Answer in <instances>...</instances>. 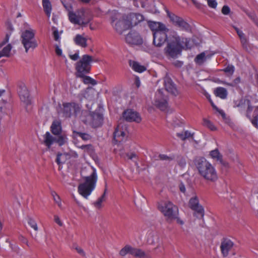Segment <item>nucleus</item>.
Here are the masks:
<instances>
[{
    "instance_id": "11",
    "label": "nucleus",
    "mask_w": 258,
    "mask_h": 258,
    "mask_svg": "<svg viewBox=\"0 0 258 258\" xmlns=\"http://www.w3.org/2000/svg\"><path fill=\"white\" fill-rule=\"evenodd\" d=\"M167 31H158L153 33V44L157 47H161L167 40Z\"/></svg>"
},
{
    "instance_id": "57",
    "label": "nucleus",
    "mask_w": 258,
    "mask_h": 258,
    "mask_svg": "<svg viewBox=\"0 0 258 258\" xmlns=\"http://www.w3.org/2000/svg\"><path fill=\"white\" fill-rule=\"evenodd\" d=\"M251 116L252 118H258V107H255L253 114Z\"/></svg>"
},
{
    "instance_id": "1",
    "label": "nucleus",
    "mask_w": 258,
    "mask_h": 258,
    "mask_svg": "<svg viewBox=\"0 0 258 258\" xmlns=\"http://www.w3.org/2000/svg\"><path fill=\"white\" fill-rule=\"evenodd\" d=\"M195 164L200 174L206 180L214 181L217 179V174L214 167L204 158H197Z\"/></svg>"
},
{
    "instance_id": "20",
    "label": "nucleus",
    "mask_w": 258,
    "mask_h": 258,
    "mask_svg": "<svg viewBox=\"0 0 258 258\" xmlns=\"http://www.w3.org/2000/svg\"><path fill=\"white\" fill-rule=\"evenodd\" d=\"M113 27L116 32L120 34H122L124 30L130 28L127 21L123 20L118 21Z\"/></svg>"
},
{
    "instance_id": "7",
    "label": "nucleus",
    "mask_w": 258,
    "mask_h": 258,
    "mask_svg": "<svg viewBox=\"0 0 258 258\" xmlns=\"http://www.w3.org/2000/svg\"><path fill=\"white\" fill-rule=\"evenodd\" d=\"M167 15L170 19V21L174 26L178 27L181 30L186 32L191 31V27L190 25L182 18L169 11H167Z\"/></svg>"
},
{
    "instance_id": "31",
    "label": "nucleus",
    "mask_w": 258,
    "mask_h": 258,
    "mask_svg": "<svg viewBox=\"0 0 258 258\" xmlns=\"http://www.w3.org/2000/svg\"><path fill=\"white\" fill-rule=\"evenodd\" d=\"M12 48V46L11 44H9L7 46L4 47L2 50L0 51V57L3 56H9L10 53Z\"/></svg>"
},
{
    "instance_id": "22",
    "label": "nucleus",
    "mask_w": 258,
    "mask_h": 258,
    "mask_svg": "<svg viewBox=\"0 0 258 258\" xmlns=\"http://www.w3.org/2000/svg\"><path fill=\"white\" fill-rule=\"evenodd\" d=\"M52 133L55 135H59L61 131V122L59 120H54L50 126Z\"/></svg>"
},
{
    "instance_id": "56",
    "label": "nucleus",
    "mask_w": 258,
    "mask_h": 258,
    "mask_svg": "<svg viewBox=\"0 0 258 258\" xmlns=\"http://www.w3.org/2000/svg\"><path fill=\"white\" fill-rule=\"evenodd\" d=\"M55 51L58 56H61L62 55V50L57 45L55 46Z\"/></svg>"
},
{
    "instance_id": "61",
    "label": "nucleus",
    "mask_w": 258,
    "mask_h": 258,
    "mask_svg": "<svg viewBox=\"0 0 258 258\" xmlns=\"http://www.w3.org/2000/svg\"><path fill=\"white\" fill-rule=\"evenodd\" d=\"M7 29L10 31L9 32H11L14 30V28L12 24L10 22H7Z\"/></svg>"
},
{
    "instance_id": "30",
    "label": "nucleus",
    "mask_w": 258,
    "mask_h": 258,
    "mask_svg": "<svg viewBox=\"0 0 258 258\" xmlns=\"http://www.w3.org/2000/svg\"><path fill=\"white\" fill-rule=\"evenodd\" d=\"M42 5L45 14L49 17L51 12V5L50 2L49 0H42Z\"/></svg>"
},
{
    "instance_id": "18",
    "label": "nucleus",
    "mask_w": 258,
    "mask_h": 258,
    "mask_svg": "<svg viewBox=\"0 0 258 258\" xmlns=\"http://www.w3.org/2000/svg\"><path fill=\"white\" fill-rule=\"evenodd\" d=\"M125 134L122 128L121 123L120 122L116 127L113 133V139L115 142H120L123 141Z\"/></svg>"
},
{
    "instance_id": "48",
    "label": "nucleus",
    "mask_w": 258,
    "mask_h": 258,
    "mask_svg": "<svg viewBox=\"0 0 258 258\" xmlns=\"http://www.w3.org/2000/svg\"><path fill=\"white\" fill-rule=\"evenodd\" d=\"M159 158L161 160H165L169 162L173 160L174 159V158L172 156H168L164 154H160L159 155Z\"/></svg>"
},
{
    "instance_id": "9",
    "label": "nucleus",
    "mask_w": 258,
    "mask_h": 258,
    "mask_svg": "<svg viewBox=\"0 0 258 258\" xmlns=\"http://www.w3.org/2000/svg\"><path fill=\"white\" fill-rule=\"evenodd\" d=\"M62 106V113L63 116L65 117H70L73 115L76 116L81 110L79 105L74 102L63 103Z\"/></svg>"
},
{
    "instance_id": "26",
    "label": "nucleus",
    "mask_w": 258,
    "mask_h": 258,
    "mask_svg": "<svg viewBox=\"0 0 258 258\" xmlns=\"http://www.w3.org/2000/svg\"><path fill=\"white\" fill-rule=\"evenodd\" d=\"M75 43L82 47H86L87 46V39L80 34H77L74 38Z\"/></svg>"
},
{
    "instance_id": "12",
    "label": "nucleus",
    "mask_w": 258,
    "mask_h": 258,
    "mask_svg": "<svg viewBox=\"0 0 258 258\" xmlns=\"http://www.w3.org/2000/svg\"><path fill=\"white\" fill-rule=\"evenodd\" d=\"M122 117L127 122L135 121L137 123L141 121L139 114L132 109H127L123 111Z\"/></svg>"
},
{
    "instance_id": "29",
    "label": "nucleus",
    "mask_w": 258,
    "mask_h": 258,
    "mask_svg": "<svg viewBox=\"0 0 258 258\" xmlns=\"http://www.w3.org/2000/svg\"><path fill=\"white\" fill-rule=\"evenodd\" d=\"M131 254L139 258H144L146 255L144 251L140 249L131 247Z\"/></svg>"
},
{
    "instance_id": "33",
    "label": "nucleus",
    "mask_w": 258,
    "mask_h": 258,
    "mask_svg": "<svg viewBox=\"0 0 258 258\" xmlns=\"http://www.w3.org/2000/svg\"><path fill=\"white\" fill-rule=\"evenodd\" d=\"M196 212V216L198 218H202L204 215V210L202 206L200 205L196 207V208L192 209Z\"/></svg>"
},
{
    "instance_id": "47",
    "label": "nucleus",
    "mask_w": 258,
    "mask_h": 258,
    "mask_svg": "<svg viewBox=\"0 0 258 258\" xmlns=\"http://www.w3.org/2000/svg\"><path fill=\"white\" fill-rule=\"evenodd\" d=\"M237 35L239 37L241 42L242 44V45H244V44H245L247 42V40L245 34L242 32V31H238Z\"/></svg>"
},
{
    "instance_id": "60",
    "label": "nucleus",
    "mask_w": 258,
    "mask_h": 258,
    "mask_svg": "<svg viewBox=\"0 0 258 258\" xmlns=\"http://www.w3.org/2000/svg\"><path fill=\"white\" fill-rule=\"evenodd\" d=\"M179 187L180 190L182 192L184 193L185 192V190H186L185 187L183 183L181 182L179 184Z\"/></svg>"
},
{
    "instance_id": "52",
    "label": "nucleus",
    "mask_w": 258,
    "mask_h": 258,
    "mask_svg": "<svg viewBox=\"0 0 258 258\" xmlns=\"http://www.w3.org/2000/svg\"><path fill=\"white\" fill-rule=\"evenodd\" d=\"M208 6L212 8L215 9L217 3L215 0H207Z\"/></svg>"
},
{
    "instance_id": "17",
    "label": "nucleus",
    "mask_w": 258,
    "mask_h": 258,
    "mask_svg": "<svg viewBox=\"0 0 258 258\" xmlns=\"http://www.w3.org/2000/svg\"><path fill=\"white\" fill-rule=\"evenodd\" d=\"M127 21L130 28L136 26L139 23L144 20V17L140 14H131Z\"/></svg>"
},
{
    "instance_id": "55",
    "label": "nucleus",
    "mask_w": 258,
    "mask_h": 258,
    "mask_svg": "<svg viewBox=\"0 0 258 258\" xmlns=\"http://www.w3.org/2000/svg\"><path fill=\"white\" fill-rule=\"evenodd\" d=\"M178 164L181 167H184L186 165V161L184 158L181 157L178 161Z\"/></svg>"
},
{
    "instance_id": "8",
    "label": "nucleus",
    "mask_w": 258,
    "mask_h": 258,
    "mask_svg": "<svg viewBox=\"0 0 258 258\" xmlns=\"http://www.w3.org/2000/svg\"><path fill=\"white\" fill-rule=\"evenodd\" d=\"M247 106L246 116L251 120L252 124L256 128H258L257 118H252L251 112L253 107L251 106L250 101L248 99H240L238 101L235 102L234 107L245 108Z\"/></svg>"
},
{
    "instance_id": "41",
    "label": "nucleus",
    "mask_w": 258,
    "mask_h": 258,
    "mask_svg": "<svg viewBox=\"0 0 258 258\" xmlns=\"http://www.w3.org/2000/svg\"><path fill=\"white\" fill-rule=\"evenodd\" d=\"M82 77L84 78L83 82L85 84H90L92 85H95L97 83V82L96 80L91 78L89 76H85V75H84Z\"/></svg>"
},
{
    "instance_id": "14",
    "label": "nucleus",
    "mask_w": 258,
    "mask_h": 258,
    "mask_svg": "<svg viewBox=\"0 0 258 258\" xmlns=\"http://www.w3.org/2000/svg\"><path fill=\"white\" fill-rule=\"evenodd\" d=\"M126 41L130 44L141 45L143 43V39L139 34L136 32H130L125 37Z\"/></svg>"
},
{
    "instance_id": "44",
    "label": "nucleus",
    "mask_w": 258,
    "mask_h": 258,
    "mask_svg": "<svg viewBox=\"0 0 258 258\" xmlns=\"http://www.w3.org/2000/svg\"><path fill=\"white\" fill-rule=\"evenodd\" d=\"M5 90L4 89L0 90V98L5 93ZM7 101L5 100L2 99V101L0 102V112H5L4 110L5 108V105L7 103Z\"/></svg>"
},
{
    "instance_id": "59",
    "label": "nucleus",
    "mask_w": 258,
    "mask_h": 258,
    "mask_svg": "<svg viewBox=\"0 0 258 258\" xmlns=\"http://www.w3.org/2000/svg\"><path fill=\"white\" fill-rule=\"evenodd\" d=\"M54 221L58 224L60 226H62V223L61 222V221H60L59 218L58 217V216H56V215H55L54 216Z\"/></svg>"
},
{
    "instance_id": "64",
    "label": "nucleus",
    "mask_w": 258,
    "mask_h": 258,
    "mask_svg": "<svg viewBox=\"0 0 258 258\" xmlns=\"http://www.w3.org/2000/svg\"><path fill=\"white\" fill-rule=\"evenodd\" d=\"M191 1L197 8H200L201 4L200 3L198 2L196 0H191Z\"/></svg>"
},
{
    "instance_id": "45",
    "label": "nucleus",
    "mask_w": 258,
    "mask_h": 258,
    "mask_svg": "<svg viewBox=\"0 0 258 258\" xmlns=\"http://www.w3.org/2000/svg\"><path fill=\"white\" fill-rule=\"evenodd\" d=\"M27 220L28 224L33 228L35 231H37L38 230V227L35 221L30 217H28Z\"/></svg>"
},
{
    "instance_id": "2",
    "label": "nucleus",
    "mask_w": 258,
    "mask_h": 258,
    "mask_svg": "<svg viewBox=\"0 0 258 258\" xmlns=\"http://www.w3.org/2000/svg\"><path fill=\"white\" fill-rule=\"evenodd\" d=\"M83 179L84 182L78 186V192L84 198L87 199L95 187L97 179L96 171L94 170L90 176L84 177Z\"/></svg>"
},
{
    "instance_id": "6",
    "label": "nucleus",
    "mask_w": 258,
    "mask_h": 258,
    "mask_svg": "<svg viewBox=\"0 0 258 258\" xmlns=\"http://www.w3.org/2000/svg\"><path fill=\"white\" fill-rule=\"evenodd\" d=\"M93 61L92 57L87 54L83 55L81 59L76 64V70L80 77L89 73L91 69L90 63Z\"/></svg>"
},
{
    "instance_id": "21",
    "label": "nucleus",
    "mask_w": 258,
    "mask_h": 258,
    "mask_svg": "<svg viewBox=\"0 0 258 258\" xmlns=\"http://www.w3.org/2000/svg\"><path fill=\"white\" fill-rule=\"evenodd\" d=\"M165 88L167 91L175 95L177 93V89L171 79L167 78L164 81Z\"/></svg>"
},
{
    "instance_id": "4",
    "label": "nucleus",
    "mask_w": 258,
    "mask_h": 258,
    "mask_svg": "<svg viewBox=\"0 0 258 258\" xmlns=\"http://www.w3.org/2000/svg\"><path fill=\"white\" fill-rule=\"evenodd\" d=\"M179 37L173 40L167 41V46L164 48L165 54L167 56L175 58L181 54L183 47Z\"/></svg>"
},
{
    "instance_id": "40",
    "label": "nucleus",
    "mask_w": 258,
    "mask_h": 258,
    "mask_svg": "<svg viewBox=\"0 0 258 258\" xmlns=\"http://www.w3.org/2000/svg\"><path fill=\"white\" fill-rule=\"evenodd\" d=\"M240 81H241L240 77H237L231 83H226V82H224V81H221V83L223 84L226 85L227 86L236 87H237L238 84L240 83Z\"/></svg>"
},
{
    "instance_id": "5",
    "label": "nucleus",
    "mask_w": 258,
    "mask_h": 258,
    "mask_svg": "<svg viewBox=\"0 0 258 258\" xmlns=\"http://www.w3.org/2000/svg\"><path fill=\"white\" fill-rule=\"evenodd\" d=\"M21 41L26 52L29 49H34L37 46L36 40L35 39V34L32 30H26L21 34Z\"/></svg>"
},
{
    "instance_id": "35",
    "label": "nucleus",
    "mask_w": 258,
    "mask_h": 258,
    "mask_svg": "<svg viewBox=\"0 0 258 258\" xmlns=\"http://www.w3.org/2000/svg\"><path fill=\"white\" fill-rule=\"evenodd\" d=\"M68 138L65 135H60L56 138L55 142L58 144L59 146H62L67 143Z\"/></svg>"
},
{
    "instance_id": "25",
    "label": "nucleus",
    "mask_w": 258,
    "mask_h": 258,
    "mask_svg": "<svg viewBox=\"0 0 258 258\" xmlns=\"http://www.w3.org/2000/svg\"><path fill=\"white\" fill-rule=\"evenodd\" d=\"M44 143L48 148H49L51 145L55 142L56 140V138L53 137L48 132L46 133L44 136Z\"/></svg>"
},
{
    "instance_id": "24",
    "label": "nucleus",
    "mask_w": 258,
    "mask_h": 258,
    "mask_svg": "<svg viewBox=\"0 0 258 258\" xmlns=\"http://www.w3.org/2000/svg\"><path fill=\"white\" fill-rule=\"evenodd\" d=\"M82 13H80L77 15L76 13L73 12H70L69 13V18L70 21L75 24H80V19L82 18Z\"/></svg>"
},
{
    "instance_id": "62",
    "label": "nucleus",
    "mask_w": 258,
    "mask_h": 258,
    "mask_svg": "<svg viewBox=\"0 0 258 258\" xmlns=\"http://www.w3.org/2000/svg\"><path fill=\"white\" fill-rule=\"evenodd\" d=\"M70 57L73 60H77L79 58V54L78 53H76L73 55H70Z\"/></svg>"
},
{
    "instance_id": "16",
    "label": "nucleus",
    "mask_w": 258,
    "mask_h": 258,
    "mask_svg": "<svg viewBox=\"0 0 258 258\" xmlns=\"http://www.w3.org/2000/svg\"><path fill=\"white\" fill-rule=\"evenodd\" d=\"M233 246V243L230 239L223 238L221 244L220 248L224 256L228 255L229 251Z\"/></svg>"
},
{
    "instance_id": "42",
    "label": "nucleus",
    "mask_w": 258,
    "mask_h": 258,
    "mask_svg": "<svg viewBox=\"0 0 258 258\" xmlns=\"http://www.w3.org/2000/svg\"><path fill=\"white\" fill-rule=\"evenodd\" d=\"M80 13H82V18L80 19V23L79 24V25H81L82 26H86L87 24H88L90 21L91 20L92 18L90 17L87 19V20L85 21L84 20V19L83 18V17L85 16V12L84 10H81L80 11Z\"/></svg>"
},
{
    "instance_id": "28",
    "label": "nucleus",
    "mask_w": 258,
    "mask_h": 258,
    "mask_svg": "<svg viewBox=\"0 0 258 258\" xmlns=\"http://www.w3.org/2000/svg\"><path fill=\"white\" fill-rule=\"evenodd\" d=\"M194 134V133L191 134L190 132H189L188 131H186L184 133L182 132V133H177L176 136H177V137L179 138L182 141H185L186 139H188L191 138L192 139V140L193 141H194V142H195L196 143H197V142L195 140H194V138H193Z\"/></svg>"
},
{
    "instance_id": "51",
    "label": "nucleus",
    "mask_w": 258,
    "mask_h": 258,
    "mask_svg": "<svg viewBox=\"0 0 258 258\" xmlns=\"http://www.w3.org/2000/svg\"><path fill=\"white\" fill-rule=\"evenodd\" d=\"M73 248H75L77 250V251L81 255L83 256L85 255V253L84 251V250L78 245L74 244L73 245Z\"/></svg>"
},
{
    "instance_id": "63",
    "label": "nucleus",
    "mask_w": 258,
    "mask_h": 258,
    "mask_svg": "<svg viewBox=\"0 0 258 258\" xmlns=\"http://www.w3.org/2000/svg\"><path fill=\"white\" fill-rule=\"evenodd\" d=\"M61 155H62L61 153H58L57 155V157H56L55 161L58 165H60L61 163V162H60V157Z\"/></svg>"
},
{
    "instance_id": "50",
    "label": "nucleus",
    "mask_w": 258,
    "mask_h": 258,
    "mask_svg": "<svg viewBox=\"0 0 258 258\" xmlns=\"http://www.w3.org/2000/svg\"><path fill=\"white\" fill-rule=\"evenodd\" d=\"M61 2L63 7L68 11H69V13L71 12V10H72V6L71 4L69 2H67L66 1H61Z\"/></svg>"
},
{
    "instance_id": "19",
    "label": "nucleus",
    "mask_w": 258,
    "mask_h": 258,
    "mask_svg": "<svg viewBox=\"0 0 258 258\" xmlns=\"http://www.w3.org/2000/svg\"><path fill=\"white\" fill-rule=\"evenodd\" d=\"M148 26L150 29L153 32L158 31H168V29L166 27L165 25L160 22H148Z\"/></svg>"
},
{
    "instance_id": "54",
    "label": "nucleus",
    "mask_w": 258,
    "mask_h": 258,
    "mask_svg": "<svg viewBox=\"0 0 258 258\" xmlns=\"http://www.w3.org/2000/svg\"><path fill=\"white\" fill-rule=\"evenodd\" d=\"M53 35L54 40L55 41H58L60 37H59L58 31L57 29H55L53 31Z\"/></svg>"
},
{
    "instance_id": "3",
    "label": "nucleus",
    "mask_w": 258,
    "mask_h": 258,
    "mask_svg": "<svg viewBox=\"0 0 258 258\" xmlns=\"http://www.w3.org/2000/svg\"><path fill=\"white\" fill-rule=\"evenodd\" d=\"M158 209L166 218V221L171 222L178 216V208L169 201H163L159 203Z\"/></svg>"
},
{
    "instance_id": "46",
    "label": "nucleus",
    "mask_w": 258,
    "mask_h": 258,
    "mask_svg": "<svg viewBox=\"0 0 258 258\" xmlns=\"http://www.w3.org/2000/svg\"><path fill=\"white\" fill-rule=\"evenodd\" d=\"M131 246L126 245L120 250L119 254L121 256H124L127 253H130L131 254Z\"/></svg>"
},
{
    "instance_id": "36",
    "label": "nucleus",
    "mask_w": 258,
    "mask_h": 258,
    "mask_svg": "<svg viewBox=\"0 0 258 258\" xmlns=\"http://www.w3.org/2000/svg\"><path fill=\"white\" fill-rule=\"evenodd\" d=\"M225 73L227 76H232L235 71V68L232 64H228L225 68L221 70Z\"/></svg>"
},
{
    "instance_id": "15",
    "label": "nucleus",
    "mask_w": 258,
    "mask_h": 258,
    "mask_svg": "<svg viewBox=\"0 0 258 258\" xmlns=\"http://www.w3.org/2000/svg\"><path fill=\"white\" fill-rule=\"evenodd\" d=\"M90 125L92 127L96 128L100 126L103 122V115L99 112H93L90 114Z\"/></svg>"
},
{
    "instance_id": "38",
    "label": "nucleus",
    "mask_w": 258,
    "mask_h": 258,
    "mask_svg": "<svg viewBox=\"0 0 258 258\" xmlns=\"http://www.w3.org/2000/svg\"><path fill=\"white\" fill-rule=\"evenodd\" d=\"M106 191H107V189L105 188L104 190V193L101 196V197H100L96 202H94V205L96 207H97L98 208H100L101 207L102 203L103 201H104L105 200V197Z\"/></svg>"
},
{
    "instance_id": "53",
    "label": "nucleus",
    "mask_w": 258,
    "mask_h": 258,
    "mask_svg": "<svg viewBox=\"0 0 258 258\" xmlns=\"http://www.w3.org/2000/svg\"><path fill=\"white\" fill-rule=\"evenodd\" d=\"M230 12V9L227 6H224L222 9V13L225 15H228Z\"/></svg>"
},
{
    "instance_id": "37",
    "label": "nucleus",
    "mask_w": 258,
    "mask_h": 258,
    "mask_svg": "<svg viewBox=\"0 0 258 258\" xmlns=\"http://www.w3.org/2000/svg\"><path fill=\"white\" fill-rule=\"evenodd\" d=\"M73 134L81 137L84 141H88L91 139V136L87 133H84L80 132L74 131Z\"/></svg>"
},
{
    "instance_id": "58",
    "label": "nucleus",
    "mask_w": 258,
    "mask_h": 258,
    "mask_svg": "<svg viewBox=\"0 0 258 258\" xmlns=\"http://www.w3.org/2000/svg\"><path fill=\"white\" fill-rule=\"evenodd\" d=\"M173 64L177 68H180L183 65V62L179 60H176L173 62Z\"/></svg>"
},
{
    "instance_id": "32",
    "label": "nucleus",
    "mask_w": 258,
    "mask_h": 258,
    "mask_svg": "<svg viewBox=\"0 0 258 258\" xmlns=\"http://www.w3.org/2000/svg\"><path fill=\"white\" fill-rule=\"evenodd\" d=\"M210 155L213 158L216 159L218 161H219L221 163L224 164L223 163L222 156L220 154L218 149H215L211 151Z\"/></svg>"
},
{
    "instance_id": "13",
    "label": "nucleus",
    "mask_w": 258,
    "mask_h": 258,
    "mask_svg": "<svg viewBox=\"0 0 258 258\" xmlns=\"http://www.w3.org/2000/svg\"><path fill=\"white\" fill-rule=\"evenodd\" d=\"M155 105L161 110H165L168 106L167 98L163 96L162 92L159 90L156 94Z\"/></svg>"
},
{
    "instance_id": "27",
    "label": "nucleus",
    "mask_w": 258,
    "mask_h": 258,
    "mask_svg": "<svg viewBox=\"0 0 258 258\" xmlns=\"http://www.w3.org/2000/svg\"><path fill=\"white\" fill-rule=\"evenodd\" d=\"M215 94L221 98V99H225L227 96V90L223 87H217L214 91Z\"/></svg>"
},
{
    "instance_id": "34",
    "label": "nucleus",
    "mask_w": 258,
    "mask_h": 258,
    "mask_svg": "<svg viewBox=\"0 0 258 258\" xmlns=\"http://www.w3.org/2000/svg\"><path fill=\"white\" fill-rule=\"evenodd\" d=\"M206 54L204 52L197 55L195 58V61L199 64H202L206 60Z\"/></svg>"
},
{
    "instance_id": "10",
    "label": "nucleus",
    "mask_w": 258,
    "mask_h": 258,
    "mask_svg": "<svg viewBox=\"0 0 258 258\" xmlns=\"http://www.w3.org/2000/svg\"><path fill=\"white\" fill-rule=\"evenodd\" d=\"M18 92L21 101L25 105L26 110L29 111V106L31 104V100L30 97L29 91L26 85L23 83H20L18 86Z\"/></svg>"
},
{
    "instance_id": "43",
    "label": "nucleus",
    "mask_w": 258,
    "mask_h": 258,
    "mask_svg": "<svg viewBox=\"0 0 258 258\" xmlns=\"http://www.w3.org/2000/svg\"><path fill=\"white\" fill-rule=\"evenodd\" d=\"M203 125L208 127L211 131L216 130V127L215 126L213 123L211 121L206 118L203 119Z\"/></svg>"
},
{
    "instance_id": "49",
    "label": "nucleus",
    "mask_w": 258,
    "mask_h": 258,
    "mask_svg": "<svg viewBox=\"0 0 258 258\" xmlns=\"http://www.w3.org/2000/svg\"><path fill=\"white\" fill-rule=\"evenodd\" d=\"M11 35V32H9L6 34L5 38L0 43V48H1L4 45L8 42Z\"/></svg>"
},
{
    "instance_id": "39",
    "label": "nucleus",
    "mask_w": 258,
    "mask_h": 258,
    "mask_svg": "<svg viewBox=\"0 0 258 258\" xmlns=\"http://www.w3.org/2000/svg\"><path fill=\"white\" fill-rule=\"evenodd\" d=\"M199 205V199L197 196H195L189 200V206L191 209L196 208V207Z\"/></svg>"
},
{
    "instance_id": "23",
    "label": "nucleus",
    "mask_w": 258,
    "mask_h": 258,
    "mask_svg": "<svg viewBox=\"0 0 258 258\" xmlns=\"http://www.w3.org/2000/svg\"><path fill=\"white\" fill-rule=\"evenodd\" d=\"M129 64L132 69L137 72L142 73L146 70L145 66L141 65L137 61L130 60L129 61Z\"/></svg>"
}]
</instances>
